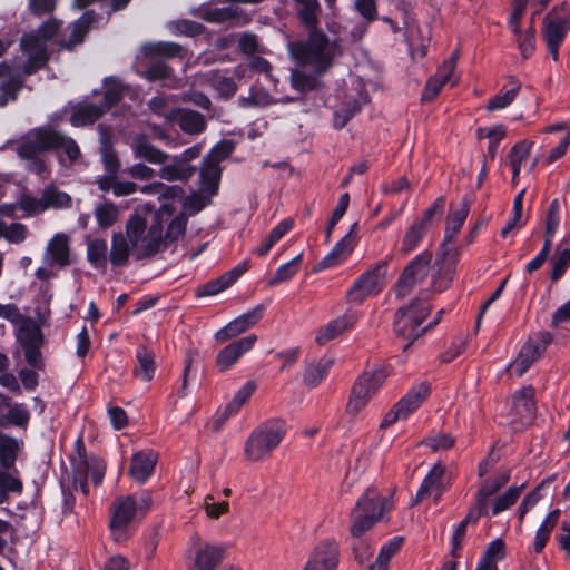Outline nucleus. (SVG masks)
<instances>
[{"label":"nucleus","mask_w":570,"mask_h":570,"mask_svg":"<svg viewBox=\"0 0 570 570\" xmlns=\"http://www.w3.org/2000/svg\"><path fill=\"white\" fill-rule=\"evenodd\" d=\"M570 30V4L562 2L548 12L542 23V37L554 61L559 58V48Z\"/></svg>","instance_id":"8"},{"label":"nucleus","mask_w":570,"mask_h":570,"mask_svg":"<svg viewBox=\"0 0 570 570\" xmlns=\"http://www.w3.org/2000/svg\"><path fill=\"white\" fill-rule=\"evenodd\" d=\"M284 438L282 430H253L247 439L245 453L252 461L265 458Z\"/></svg>","instance_id":"17"},{"label":"nucleus","mask_w":570,"mask_h":570,"mask_svg":"<svg viewBox=\"0 0 570 570\" xmlns=\"http://www.w3.org/2000/svg\"><path fill=\"white\" fill-rule=\"evenodd\" d=\"M387 273L386 263L380 262L361 274L346 292V302L354 305L362 304L367 297L377 295L384 286Z\"/></svg>","instance_id":"10"},{"label":"nucleus","mask_w":570,"mask_h":570,"mask_svg":"<svg viewBox=\"0 0 570 570\" xmlns=\"http://www.w3.org/2000/svg\"><path fill=\"white\" fill-rule=\"evenodd\" d=\"M338 562V543L335 539L326 538L309 552L303 570H336Z\"/></svg>","instance_id":"16"},{"label":"nucleus","mask_w":570,"mask_h":570,"mask_svg":"<svg viewBox=\"0 0 570 570\" xmlns=\"http://www.w3.org/2000/svg\"><path fill=\"white\" fill-rule=\"evenodd\" d=\"M510 479L508 472H503L492 479L485 480L475 494L474 504L488 513L489 500Z\"/></svg>","instance_id":"38"},{"label":"nucleus","mask_w":570,"mask_h":570,"mask_svg":"<svg viewBox=\"0 0 570 570\" xmlns=\"http://www.w3.org/2000/svg\"><path fill=\"white\" fill-rule=\"evenodd\" d=\"M460 261V252L458 248L441 244L435 261L436 271L432 275L431 285L435 292L448 289L454 278L456 266Z\"/></svg>","instance_id":"13"},{"label":"nucleus","mask_w":570,"mask_h":570,"mask_svg":"<svg viewBox=\"0 0 570 570\" xmlns=\"http://www.w3.org/2000/svg\"><path fill=\"white\" fill-rule=\"evenodd\" d=\"M16 341L29 365L18 372V377L27 391H35L39 384L38 372H43L46 368L41 352L45 335L35 320H24L16 333Z\"/></svg>","instance_id":"2"},{"label":"nucleus","mask_w":570,"mask_h":570,"mask_svg":"<svg viewBox=\"0 0 570 570\" xmlns=\"http://www.w3.org/2000/svg\"><path fill=\"white\" fill-rule=\"evenodd\" d=\"M19 451V443L17 440L0 434V462L3 468L10 469L17 458Z\"/></svg>","instance_id":"57"},{"label":"nucleus","mask_w":570,"mask_h":570,"mask_svg":"<svg viewBox=\"0 0 570 570\" xmlns=\"http://www.w3.org/2000/svg\"><path fill=\"white\" fill-rule=\"evenodd\" d=\"M73 471L75 488L79 487L80 491L87 495L89 490L87 481L90 478L95 485L101 483L106 464L96 456L87 458L85 452V443L82 436H78L75 441V453L71 456Z\"/></svg>","instance_id":"7"},{"label":"nucleus","mask_w":570,"mask_h":570,"mask_svg":"<svg viewBox=\"0 0 570 570\" xmlns=\"http://www.w3.org/2000/svg\"><path fill=\"white\" fill-rule=\"evenodd\" d=\"M432 253L423 250L404 267L395 288L396 296L405 297L420 284L430 271Z\"/></svg>","instance_id":"14"},{"label":"nucleus","mask_w":570,"mask_h":570,"mask_svg":"<svg viewBox=\"0 0 570 570\" xmlns=\"http://www.w3.org/2000/svg\"><path fill=\"white\" fill-rule=\"evenodd\" d=\"M119 209L110 200H105L95 208V217L100 228L107 229L111 227L118 219Z\"/></svg>","instance_id":"53"},{"label":"nucleus","mask_w":570,"mask_h":570,"mask_svg":"<svg viewBox=\"0 0 570 570\" xmlns=\"http://www.w3.org/2000/svg\"><path fill=\"white\" fill-rule=\"evenodd\" d=\"M426 232L428 230L422 227V224H416L413 222L404 233L400 252L403 255H409L412 253L415 248H417Z\"/></svg>","instance_id":"51"},{"label":"nucleus","mask_w":570,"mask_h":570,"mask_svg":"<svg viewBox=\"0 0 570 570\" xmlns=\"http://www.w3.org/2000/svg\"><path fill=\"white\" fill-rule=\"evenodd\" d=\"M141 51L146 58L150 59H171L176 57H185L184 48L180 45L170 41L146 43L141 47Z\"/></svg>","instance_id":"37"},{"label":"nucleus","mask_w":570,"mask_h":570,"mask_svg":"<svg viewBox=\"0 0 570 570\" xmlns=\"http://www.w3.org/2000/svg\"><path fill=\"white\" fill-rule=\"evenodd\" d=\"M360 314L357 312L347 311L343 315L328 322L325 326L320 327L315 336V342L318 345H325L330 341L352 330Z\"/></svg>","instance_id":"22"},{"label":"nucleus","mask_w":570,"mask_h":570,"mask_svg":"<svg viewBox=\"0 0 570 570\" xmlns=\"http://www.w3.org/2000/svg\"><path fill=\"white\" fill-rule=\"evenodd\" d=\"M23 86V79L21 77H10L0 83V107L7 106L11 100L14 101L18 97V92Z\"/></svg>","instance_id":"60"},{"label":"nucleus","mask_w":570,"mask_h":570,"mask_svg":"<svg viewBox=\"0 0 570 570\" xmlns=\"http://www.w3.org/2000/svg\"><path fill=\"white\" fill-rule=\"evenodd\" d=\"M158 455L153 450L137 452L131 458L130 476L139 483L145 482L154 472Z\"/></svg>","instance_id":"32"},{"label":"nucleus","mask_w":570,"mask_h":570,"mask_svg":"<svg viewBox=\"0 0 570 570\" xmlns=\"http://www.w3.org/2000/svg\"><path fill=\"white\" fill-rule=\"evenodd\" d=\"M224 548L209 542L195 548V559L191 570H216L224 557Z\"/></svg>","instance_id":"27"},{"label":"nucleus","mask_w":570,"mask_h":570,"mask_svg":"<svg viewBox=\"0 0 570 570\" xmlns=\"http://www.w3.org/2000/svg\"><path fill=\"white\" fill-rule=\"evenodd\" d=\"M256 390L254 381H247L234 395L233 400L228 402L223 409H218L215 415V423L223 425L227 419L236 414L239 409L248 401Z\"/></svg>","instance_id":"31"},{"label":"nucleus","mask_w":570,"mask_h":570,"mask_svg":"<svg viewBox=\"0 0 570 570\" xmlns=\"http://www.w3.org/2000/svg\"><path fill=\"white\" fill-rule=\"evenodd\" d=\"M430 312V304L420 298H414L409 305L402 306L396 311L393 330L397 337L409 341L403 347L404 351L428 330L438 324V320H435L422 326Z\"/></svg>","instance_id":"4"},{"label":"nucleus","mask_w":570,"mask_h":570,"mask_svg":"<svg viewBox=\"0 0 570 570\" xmlns=\"http://www.w3.org/2000/svg\"><path fill=\"white\" fill-rule=\"evenodd\" d=\"M130 254H132V249L124 233H114L111 236V246L109 252V262L111 266H126L129 262Z\"/></svg>","instance_id":"40"},{"label":"nucleus","mask_w":570,"mask_h":570,"mask_svg":"<svg viewBox=\"0 0 570 570\" xmlns=\"http://www.w3.org/2000/svg\"><path fill=\"white\" fill-rule=\"evenodd\" d=\"M356 227L353 224L350 232L335 244L333 249L321 261L322 268L334 267L344 262L352 253L356 243Z\"/></svg>","instance_id":"28"},{"label":"nucleus","mask_w":570,"mask_h":570,"mask_svg":"<svg viewBox=\"0 0 570 570\" xmlns=\"http://www.w3.org/2000/svg\"><path fill=\"white\" fill-rule=\"evenodd\" d=\"M87 259L97 269L105 271L109 261L108 245L105 239H92L87 245Z\"/></svg>","instance_id":"48"},{"label":"nucleus","mask_w":570,"mask_h":570,"mask_svg":"<svg viewBox=\"0 0 570 570\" xmlns=\"http://www.w3.org/2000/svg\"><path fill=\"white\" fill-rule=\"evenodd\" d=\"M257 341L255 334L242 337L222 348L216 356V365L220 372L228 371L245 353L250 351Z\"/></svg>","instance_id":"20"},{"label":"nucleus","mask_w":570,"mask_h":570,"mask_svg":"<svg viewBox=\"0 0 570 570\" xmlns=\"http://www.w3.org/2000/svg\"><path fill=\"white\" fill-rule=\"evenodd\" d=\"M105 114V108L100 104L83 102L73 109L70 124L75 127L91 125Z\"/></svg>","instance_id":"39"},{"label":"nucleus","mask_w":570,"mask_h":570,"mask_svg":"<svg viewBox=\"0 0 570 570\" xmlns=\"http://www.w3.org/2000/svg\"><path fill=\"white\" fill-rule=\"evenodd\" d=\"M248 262H242L230 271L219 277L199 286L196 291V297L214 296L230 287L246 271Z\"/></svg>","instance_id":"23"},{"label":"nucleus","mask_w":570,"mask_h":570,"mask_svg":"<svg viewBox=\"0 0 570 570\" xmlns=\"http://www.w3.org/2000/svg\"><path fill=\"white\" fill-rule=\"evenodd\" d=\"M272 102V98L267 91L262 88H250L247 97L239 98V105L244 108L265 107Z\"/></svg>","instance_id":"64"},{"label":"nucleus","mask_w":570,"mask_h":570,"mask_svg":"<svg viewBox=\"0 0 570 570\" xmlns=\"http://www.w3.org/2000/svg\"><path fill=\"white\" fill-rule=\"evenodd\" d=\"M484 514H487V512H484L475 504L470 509L465 518L454 528V532L451 540L452 553H455V551L461 548V544L465 538L468 524L476 523L480 517Z\"/></svg>","instance_id":"49"},{"label":"nucleus","mask_w":570,"mask_h":570,"mask_svg":"<svg viewBox=\"0 0 570 570\" xmlns=\"http://www.w3.org/2000/svg\"><path fill=\"white\" fill-rule=\"evenodd\" d=\"M171 76L173 69L163 60L150 62L146 70L141 72V77L150 82L169 80Z\"/></svg>","instance_id":"59"},{"label":"nucleus","mask_w":570,"mask_h":570,"mask_svg":"<svg viewBox=\"0 0 570 570\" xmlns=\"http://www.w3.org/2000/svg\"><path fill=\"white\" fill-rule=\"evenodd\" d=\"M550 342V334L540 333L537 338H530L520 350L517 358L509 365L511 374L523 375L531 364L540 357Z\"/></svg>","instance_id":"18"},{"label":"nucleus","mask_w":570,"mask_h":570,"mask_svg":"<svg viewBox=\"0 0 570 570\" xmlns=\"http://www.w3.org/2000/svg\"><path fill=\"white\" fill-rule=\"evenodd\" d=\"M151 505V497L144 491L118 498L111 508L110 530L115 541L127 539V528L138 515H144Z\"/></svg>","instance_id":"6"},{"label":"nucleus","mask_w":570,"mask_h":570,"mask_svg":"<svg viewBox=\"0 0 570 570\" xmlns=\"http://www.w3.org/2000/svg\"><path fill=\"white\" fill-rule=\"evenodd\" d=\"M131 149L136 158L144 159L155 165H163L169 158L167 153L154 146L149 138L144 134H139L134 137Z\"/></svg>","instance_id":"29"},{"label":"nucleus","mask_w":570,"mask_h":570,"mask_svg":"<svg viewBox=\"0 0 570 570\" xmlns=\"http://www.w3.org/2000/svg\"><path fill=\"white\" fill-rule=\"evenodd\" d=\"M220 176V166L205 157L199 169L200 190L208 196L215 195L218 189Z\"/></svg>","instance_id":"35"},{"label":"nucleus","mask_w":570,"mask_h":570,"mask_svg":"<svg viewBox=\"0 0 570 570\" xmlns=\"http://www.w3.org/2000/svg\"><path fill=\"white\" fill-rule=\"evenodd\" d=\"M532 146V141L522 140L511 148L509 153V165L512 169L513 180L519 176L522 164L528 160Z\"/></svg>","instance_id":"50"},{"label":"nucleus","mask_w":570,"mask_h":570,"mask_svg":"<svg viewBox=\"0 0 570 570\" xmlns=\"http://www.w3.org/2000/svg\"><path fill=\"white\" fill-rule=\"evenodd\" d=\"M173 214V206L167 204L161 205L154 214L153 223L145 232L144 238L140 239L137 249L132 253L136 259L141 261L153 257L163 249L165 245L163 234L164 223L168 222Z\"/></svg>","instance_id":"9"},{"label":"nucleus","mask_w":570,"mask_h":570,"mask_svg":"<svg viewBox=\"0 0 570 570\" xmlns=\"http://www.w3.org/2000/svg\"><path fill=\"white\" fill-rule=\"evenodd\" d=\"M392 509L389 498L382 497L375 489H367L357 500L351 513L350 532L352 538H363L383 514Z\"/></svg>","instance_id":"5"},{"label":"nucleus","mask_w":570,"mask_h":570,"mask_svg":"<svg viewBox=\"0 0 570 570\" xmlns=\"http://www.w3.org/2000/svg\"><path fill=\"white\" fill-rule=\"evenodd\" d=\"M136 358L138 366L134 370V374L142 381L149 382L154 377L156 371L154 352L146 346L140 345L136 350Z\"/></svg>","instance_id":"44"},{"label":"nucleus","mask_w":570,"mask_h":570,"mask_svg":"<svg viewBox=\"0 0 570 570\" xmlns=\"http://www.w3.org/2000/svg\"><path fill=\"white\" fill-rule=\"evenodd\" d=\"M194 173L195 168L193 166L175 156L169 164L164 165L159 169L158 176L167 181L187 180Z\"/></svg>","instance_id":"42"},{"label":"nucleus","mask_w":570,"mask_h":570,"mask_svg":"<svg viewBox=\"0 0 570 570\" xmlns=\"http://www.w3.org/2000/svg\"><path fill=\"white\" fill-rule=\"evenodd\" d=\"M42 198L46 209L49 207H68L71 203V197L68 194L60 191L52 185L43 188Z\"/></svg>","instance_id":"61"},{"label":"nucleus","mask_w":570,"mask_h":570,"mask_svg":"<svg viewBox=\"0 0 570 570\" xmlns=\"http://www.w3.org/2000/svg\"><path fill=\"white\" fill-rule=\"evenodd\" d=\"M444 472L445 468L441 463L435 464L430 470V472L426 474V476L422 481L421 487L416 492L414 501L415 503L426 499L432 493H435V501L440 499V497L446 489L442 482Z\"/></svg>","instance_id":"30"},{"label":"nucleus","mask_w":570,"mask_h":570,"mask_svg":"<svg viewBox=\"0 0 570 570\" xmlns=\"http://www.w3.org/2000/svg\"><path fill=\"white\" fill-rule=\"evenodd\" d=\"M512 409L519 417V421H513L512 423H520L522 425L535 424L532 421L535 413L534 390L532 386L522 387L515 392Z\"/></svg>","instance_id":"25"},{"label":"nucleus","mask_w":570,"mask_h":570,"mask_svg":"<svg viewBox=\"0 0 570 570\" xmlns=\"http://www.w3.org/2000/svg\"><path fill=\"white\" fill-rule=\"evenodd\" d=\"M561 511L560 509L552 510L542 521L540 527L538 528L533 541V548L537 552L542 551V549L546 547L550 534L552 530L556 528L559 518H560Z\"/></svg>","instance_id":"47"},{"label":"nucleus","mask_w":570,"mask_h":570,"mask_svg":"<svg viewBox=\"0 0 570 570\" xmlns=\"http://www.w3.org/2000/svg\"><path fill=\"white\" fill-rule=\"evenodd\" d=\"M147 230L145 218L139 215H131L126 223V233L124 234L131 246L132 252L137 249L140 239Z\"/></svg>","instance_id":"52"},{"label":"nucleus","mask_w":570,"mask_h":570,"mask_svg":"<svg viewBox=\"0 0 570 570\" xmlns=\"http://www.w3.org/2000/svg\"><path fill=\"white\" fill-rule=\"evenodd\" d=\"M56 149H62L70 163L80 156V148L71 137L51 128H37L29 132L19 144L17 153L21 159H26Z\"/></svg>","instance_id":"3"},{"label":"nucleus","mask_w":570,"mask_h":570,"mask_svg":"<svg viewBox=\"0 0 570 570\" xmlns=\"http://www.w3.org/2000/svg\"><path fill=\"white\" fill-rule=\"evenodd\" d=\"M385 375L382 371L364 372L354 382L346 404V415L360 413L382 386Z\"/></svg>","instance_id":"12"},{"label":"nucleus","mask_w":570,"mask_h":570,"mask_svg":"<svg viewBox=\"0 0 570 570\" xmlns=\"http://www.w3.org/2000/svg\"><path fill=\"white\" fill-rule=\"evenodd\" d=\"M317 75H308L302 70H293L291 73L292 87L301 92L314 90L318 86Z\"/></svg>","instance_id":"63"},{"label":"nucleus","mask_w":570,"mask_h":570,"mask_svg":"<svg viewBox=\"0 0 570 570\" xmlns=\"http://www.w3.org/2000/svg\"><path fill=\"white\" fill-rule=\"evenodd\" d=\"M197 17L210 22V23H222L228 20H233L238 14L237 7H224V8H213L210 6H203L197 10Z\"/></svg>","instance_id":"45"},{"label":"nucleus","mask_w":570,"mask_h":570,"mask_svg":"<svg viewBox=\"0 0 570 570\" xmlns=\"http://www.w3.org/2000/svg\"><path fill=\"white\" fill-rule=\"evenodd\" d=\"M521 491L522 487H512L509 488L498 499H495L491 507L492 515H498L501 512L509 509L511 505H513L517 502L518 498L520 497Z\"/></svg>","instance_id":"62"},{"label":"nucleus","mask_w":570,"mask_h":570,"mask_svg":"<svg viewBox=\"0 0 570 570\" xmlns=\"http://www.w3.org/2000/svg\"><path fill=\"white\" fill-rule=\"evenodd\" d=\"M303 258V254L296 255L289 262L282 264L275 272L273 278L269 281V285H277L289 281L299 271V265Z\"/></svg>","instance_id":"56"},{"label":"nucleus","mask_w":570,"mask_h":570,"mask_svg":"<svg viewBox=\"0 0 570 570\" xmlns=\"http://www.w3.org/2000/svg\"><path fill=\"white\" fill-rule=\"evenodd\" d=\"M265 309L266 307L259 304L253 309L239 315L238 317L230 321L227 325L218 330L215 333V340L223 343L246 332L262 320Z\"/></svg>","instance_id":"19"},{"label":"nucleus","mask_w":570,"mask_h":570,"mask_svg":"<svg viewBox=\"0 0 570 570\" xmlns=\"http://www.w3.org/2000/svg\"><path fill=\"white\" fill-rule=\"evenodd\" d=\"M295 14L299 23L307 29H315L320 24L322 8L318 0H293Z\"/></svg>","instance_id":"34"},{"label":"nucleus","mask_w":570,"mask_h":570,"mask_svg":"<svg viewBox=\"0 0 570 570\" xmlns=\"http://www.w3.org/2000/svg\"><path fill=\"white\" fill-rule=\"evenodd\" d=\"M561 511L560 509L552 510L542 521L540 527L538 528L533 541V548L537 552L542 551V549L546 547L550 534L552 530L556 528L559 518H560Z\"/></svg>","instance_id":"46"},{"label":"nucleus","mask_w":570,"mask_h":570,"mask_svg":"<svg viewBox=\"0 0 570 570\" xmlns=\"http://www.w3.org/2000/svg\"><path fill=\"white\" fill-rule=\"evenodd\" d=\"M288 50L297 65L309 67L317 76L328 71L343 53L341 40L331 38L318 28L311 29L306 39L291 42Z\"/></svg>","instance_id":"1"},{"label":"nucleus","mask_w":570,"mask_h":570,"mask_svg":"<svg viewBox=\"0 0 570 570\" xmlns=\"http://www.w3.org/2000/svg\"><path fill=\"white\" fill-rule=\"evenodd\" d=\"M456 61L458 52H453L451 57L439 67L435 75L428 80L422 91L421 99L423 101L433 100L445 83L451 82V86L455 83V81H452V75L455 69Z\"/></svg>","instance_id":"21"},{"label":"nucleus","mask_w":570,"mask_h":570,"mask_svg":"<svg viewBox=\"0 0 570 570\" xmlns=\"http://www.w3.org/2000/svg\"><path fill=\"white\" fill-rule=\"evenodd\" d=\"M560 223V204L558 199L551 200L548 207L547 218H546V230H544V242L549 240V246H552V240L554 234L558 229Z\"/></svg>","instance_id":"58"},{"label":"nucleus","mask_w":570,"mask_h":570,"mask_svg":"<svg viewBox=\"0 0 570 570\" xmlns=\"http://www.w3.org/2000/svg\"><path fill=\"white\" fill-rule=\"evenodd\" d=\"M431 385L428 382H420L413 385L394 406L385 414L380 428H387L405 420L415 412L430 396Z\"/></svg>","instance_id":"11"},{"label":"nucleus","mask_w":570,"mask_h":570,"mask_svg":"<svg viewBox=\"0 0 570 570\" xmlns=\"http://www.w3.org/2000/svg\"><path fill=\"white\" fill-rule=\"evenodd\" d=\"M403 543V538L394 537L385 544L382 546L379 556L370 570H387L390 559L400 550Z\"/></svg>","instance_id":"54"},{"label":"nucleus","mask_w":570,"mask_h":570,"mask_svg":"<svg viewBox=\"0 0 570 570\" xmlns=\"http://www.w3.org/2000/svg\"><path fill=\"white\" fill-rule=\"evenodd\" d=\"M95 17L94 11H86L78 20L71 23L67 28L70 30V33L67 39L59 41V48L71 50L73 47L81 43L95 21Z\"/></svg>","instance_id":"33"},{"label":"nucleus","mask_w":570,"mask_h":570,"mask_svg":"<svg viewBox=\"0 0 570 570\" xmlns=\"http://www.w3.org/2000/svg\"><path fill=\"white\" fill-rule=\"evenodd\" d=\"M470 212V206L468 203L461 204L458 209H450L446 217V225L444 232V240L442 244L448 245V243L453 242V239L459 234L461 227L463 226L468 215Z\"/></svg>","instance_id":"43"},{"label":"nucleus","mask_w":570,"mask_h":570,"mask_svg":"<svg viewBox=\"0 0 570 570\" xmlns=\"http://www.w3.org/2000/svg\"><path fill=\"white\" fill-rule=\"evenodd\" d=\"M104 100L100 104L107 112L111 107L117 105L124 96V86L115 78L106 79L104 82Z\"/></svg>","instance_id":"55"},{"label":"nucleus","mask_w":570,"mask_h":570,"mask_svg":"<svg viewBox=\"0 0 570 570\" xmlns=\"http://www.w3.org/2000/svg\"><path fill=\"white\" fill-rule=\"evenodd\" d=\"M69 240L65 234H56L47 244L43 262L48 266L65 267L70 264Z\"/></svg>","instance_id":"26"},{"label":"nucleus","mask_w":570,"mask_h":570,"mask_svg":"<svg viewBox=\"0 0 570 570\" xmlns=\"http://www.w3.org/2000/svg\"><path fill=\"white\" fill-rule=\"evenodd\" d=\"M332 365L333 360L327 357H322L306 364L303 373V383L309 389L316 387L327 376Z\"/></svg>","instance_id":"41"},{"label":"nucleus","mask_w":570,"mask_h":570,"mask_svg":"<svg viewBox=\"0 0 570 570\" xmlns=\"http://www.w3.org/2000/svg\"><path fill=\"white\" fill-rule=\"evenodd\" d=\"M521 81L515 77L510 76L502 90L489 100L487 109L489 111H495L507 108L514 101L521 90Z\"/></svg>","instance_id":"36"},{"label":"nucleus","mask_w":570,"mask_h":570,"mask_svg":"<svg viewBox=\"0 0 570 570\" xmlns=\"http://www.w3.org/2000/svg\"><path fill=\"white\" fill-rule=\"evenodd\" d=\"M168 120L176 121L181 131L191 136L200 135L207 126V121L200 112L188 108L173 109Z\"/></svg>","instance_id":"24"},{"label":"nucleus","mask_w":570,"mask_h":570,"mask_svg":"<svg viewBox=\"0 0 570 570\" xmlns=\"http://www.w3.org/2000/svg\"><path fill=\"white\" fill-rule=\"evenodd\" d=\"M20 48L27 57L21 68L24 76H31L47 65L49 60L48 48L40 37L35 33H26L20 39Z\"/></svg>","instance_id":"15"}]
</instances>
